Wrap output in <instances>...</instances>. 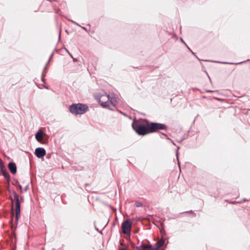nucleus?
Segmentation results:
<instances>
[{
    "label": "nucleus",
    "instance_id": "nucleus-2",
    "mask_svg": "<svg viewBox=\"0 0 250 250\" xmlns=\"http://www.w3.org/2000/svg\"><path fill=\"white\" fill-rule=\"evenodd\" d=\"M70 112L74 115H82L86 113L88 110V106L83 104H75L69 106Z\"/></svg>",
    "mask_w": 250,
    "mask_h": 250
},
{
    "label": "nucleus",
    "instance_id": "nucleus-27",
    "mask_svg": "<svg viewBox=\"0 0 250 250\" xmlns=\"http://www.w3.org/2000/svg\"><path fill=\"white\" fill-rule=\"evenodd\" d=\"M95 228H96V229L98 231H99V232H100V230H99L98 229L96 228V227H95Z\"/></svg>",
    "mask_w": 250,
    "mask_h": 250
},
{
    "label": "nucleus",
    "instance_id": "nucleus-22",
    "mask_svg": "<svg viewBox=\"0 0 250 250\" xmlns=\"http://www.w3.org/2000/svg\"><path fill=\"white\" fill-rule=\"evenodd\" d=\"M14 213H12V217H11V221L13 222V219H14Z\"/></svg>",
    "mask_w": 250,
    "mask_h": 250
},
{
    "label": "nucleus",
    "instance_id": "nucleus-18",
    "mask_svg": "<svg viewBox=\"0 0 250 250\" xmlns=\"http://www.w3.org/2000/svg\"><path fill=\"white\" fill-rule=\"evenodd\" d=\"M179 148V147H178L177 150L176 157H177V161H178V164L179 165V159H178V153H177V151H178V150Z\"/></svg>",
    "mask_w": 250,
    "mask_h": 250
},
{
    "label": "nucleus",
    "instance_id": "nucleus-8",
    "mask_svg": "<svg viewBox=\"0 0 250 250\" xmlns=\"http://www.w3.org/2000/svg\"><path fill=\"white\" fill-rule=\"evenodd\" d=\"M35 154L38 158H41L45 155L46 151L42 147H38L35 149Z\"/></svg>",
    "mask_w": 250,
    "mask_h": 250
},
{
    "label": "nucleus",
    "instance_id": "nucleus-10",
    "mask_svg": "<svg viewBox=\"0 0 250 250\" xmlns=\"http://www.w3.org/2000/svg\"><path fill=\"white\" fill-rule=\"evenodd\" d=\"M8 167L12 174H15L16 173L17 168V166L15 163L12 162H10L8 164Z\"/></svg>",
    "mask_w": 250,
    "mask_h": 250
},
{
    "label": "nucleus",
    "instance_id": "nucleus-4",
    "mask_svg": "<svg viewBox=\"0 0 250 250\" xmlns=\"http://www.w3.org/2000/svg\"><path fill=\"white\" fill-rule=\"evenodd\" d=\"M133 129L139 135L144 136L149 133V127L139 123H133L132 125Z\"/></svg>",
    "mask_w": 250,
    "mask_h": 250
},
{
    "label": "nucleus",
    "instance_id": "nucleus-25",
    "mask_svg": "<svg viewBox=\"0 0 250 250\" xmlns=\"http://www.w3.org/2000/svg\"><path fill=\"white\" fill-rule=\"evenodd\" d=\"M59 40H60V39H61V30H60V32H59Z\"/></svg>",
    "mask_w": 250,
    "mask_h": 250
},
{
    "label": "nucleus",
    "instance_id": "nucleus-3",
    "mask_svg": "<svg viewBox=\"0 0 250 250\" xmlns=\"http://www.w3.org/2000/svg\"><path fill=\"white\" fill-rule=\"evenodd\" d=\"M14 199L15 201V212H16V217H15V222L14 224L12 223L11 225V228L13 229L16 228V226L18 224V221L19 218L21 214V204L19 200V197L18 194L16 192H14L13 193Z\"/></svg>",
    "mask_w": 250,
    "mask_h": 250
},
{
    "label": "nucleus",
    "instance_id": "nucleus-24",
    "mask_svg": "<svg viewBox=\"0 0 250 250\" xmlns=\"http://www.w3.org/2000/svg\"><path fill=\"white\" fill-rule=\"evenodd\" d=\"M120 250H128L126 248H121Z\"/></svg>",
    "mask_w": 250,
    "mask_h": 250
},
{
    "label": "nucleus",
    "instance_id": "nucleus-12",
    "mask_svg": "<svg viewBox=\"0 0 250 250\" xmlns=\"http://www.w3.org/2000/svg\"><path fill=\"white\" fill-rule=\"evenodd\" d=\"M71 22H72L73 23H74V24L79 26V27H81L82 28H83V30H85V31H87V29H86V28H85L84 27H83L82 26H81L79 23H77L76 21H72V20H69Z\"/></svg>",
    "mask_w": 250,
    "mask_h": 250
},
{
    "label": "nucleus",
    "instance_id": "nucleus-16",
    "mask_svg": "<svg viewBox=\"0 0 250 250\" xmlns=\"http://www.w3.org/2000/svg\"><path fill=\"white\" fill-rule=\"evenodd\" d=\"M44 77H45V75H44V72H43L42 74V81L43 82H44Z\"/></svg>",
    "mask_w": 250,
    "mask_h": 250
},
{
    "label": "nucleus",
    "instance_id": "nucleus-13",
    "mask_svg": "<svg viewBox=\"0 0 250 250\" xmlns=\"http://www.w3.org/2000/svg\"><path fill=\"white\" fill-rule=\"evenodd\" d=\"M135 205L137 207H141L143 206L142 203L140 202H136Z\"/></svg>",
    "mask_w": 250,
    "mask_h": 250
},
{
    "label": "nucleus",
    "instance_id": "nucleus-29",
    "mask_svg": "<svg viewBox=\"0 0 250 250\" xmlns=\"http://www.w3.org/2000/svg\"><path fill=\"white\" fill-rule=\"evenodd\" d=\"M208 92H213V91H211V90H208Z\"/></svg>",
    "mask_w": 250,
    "mask_h": 250
},
{
    "label": "nucleus",
    "instance_id": "nucleus-5",
    "mask_svg": "<svg viewBox=\"0 0 250 250\" xmlns=\"http://www.w3.org/2000/svg\"><path fill=\"white\" fill-rule=\"evenodd\" d=\"M144 121L146 123L147 126L149 127V133L156 132L159 130L167 129V126L164 124L153 122L149 123L146 120Z\"/></svg>",
    "mask_w": 250,
    "mask_h": 250
},
{
    "label": "nucleus",
    "instance_id": "nucleus-28",
    "mask_svg": "<svg viewBox=\"0 0 250 250\" xmlns=\"http://www.w3.org/2000/svg\"><path fill=\"white\" fill-rule=\"evenodd\" d=\"M223 63H226V64H227L228 63V62H223ZM229 64H233L232 63H229Z\"/></svg>",
    "mask_w": 250,
    "mask_h": 250
},
{
    "label": "nucleus",
    "instance_id": "nucleus-19",
    "mask_svg": "<svg viewBox=\"0 0 250 250\" xmlns=\"http://www.w3.org/2000/svg\"><path fill=\"white\" fill-rule=\"evenodd\" d=\"M28 188H29V185H26L25 187L24 191H26L27 190V189H28Z\"/></svg>",
    "mask_w": 250,
    "mask_h": 250
},
{
    "label": "nucleus",
    "instance_id": "nucleus-15",
    "mask_svg": "<svg viewBox=\"0 0 250 250\" xmlns=\"http://www.w3.org/2000/svg\"><path fill=\"white\" fill-rule=\"evenodd\" d=\"M53 53H52L51 54V55H50V57H49V60H48V62H47L46 65H47L49 63V62H50V61L51 59H52V58L53 57Z\"/></svg>",
    "mask_w": 250,
    "mask_h": 250
},
{
    "label": "nucleus",
    "instance_id": "nucleus-14",
    "mask_svg": "<svg viewBox=\"0 0 250 250\" xmlns=\"http://www.w3.org/2000/svg\"><path fill=\"white\" fill-rule=\"evenodd\" d=\"M181 42L188 47V48L191 51V52L194 55V53L190 50V49L188 46L187 44L185 42L183 41V40L181 38Z\"/></svg>",
    "mask_w": 250,
    "mask_h": 250
},
{
    "label": "nucleus",
    "instance_id": "nucleus-31",
    "mask_svg": "<svg viewBox=\"0 0 250 250\" xmlns=\"http://www.w3.org/2000/svg\"><path fill=\"white\" fill-rule=\"evenodd\" d=\"M171 142L172 143V144H173V145H175L174 143L173 142H172V141H171Z\"/></svg>",
    "mask_w": 250,
    "mask_h": 250
},
{
    "label": "nucleus",
    "instance_id": "nucleus-1",
    "mask_svg": "<svg viewBox=\"0 0 250 250\" xmlns=\"http://www.w3.org/2000/svg\"><path fill=\"white\" fill-rule=\"evenodd\" d=\"M96 98L104 108H107L110 110H113L118 102L117 98L114 95H110L105 93H99L96 94Z\"/></svg>",
    "mask_w": 250,
    "mask_h": 250
},
{
    "label": "nucleus",
    "instance_id": "nucleus-23",
    "mask_svg": "<svg viewBox=\"0 0 250 250\" xmlns=\"http://www.w3.org/2000/svg\"><path fill=\"white\" fill-rule=\"evenodd\" d=\"M43 86L45 88L47 89H49V86L46 85H43Z\"/></svg>",
    "mask_w": 250,
    "mask_h": 250
},
{
    "label": "nucleus",
    "instance_id": "nucleus-6",
    "mask_svg": "<svg viewBox=\"0 0 250 250\" xmlns=\"http://www.w3.org/2000/svg\"><path fill=\"white\" fill-rule=\"evenodd\" d=\"M164 244V240L161 239L156 242L154 246L142 244L141 246L137 247V250H157L163 246Z\"/></svg>",
    "mask_w": 250,
    "mask_h": 250
},
{
    "label": "nucleus",
    "instance_id": "nucleus-32",
    "mask_svg": "<svg viewBox=\"0 0 250 250\" xmlns=\"http://www.w3.org/2000/svg\"><path fill=\"white\" fill-rule=\"evenodd\" d=\"M12 204H13V200H12Z\"/></svg>",
    "mask_w": 250,
    "mask_h": 250
},
{
    "label": "nucleus",
    "instance_id": "nucleus-21",
    "mask_svg": "<svg viewBox=\"0 0 250 250\" xmlns=\"http://www.w3.org/2000/svg\"><path fill=\"white\" fill-rule=\"evenodd\" d=\"M0 165H1V166H2V165H3V162L0 158Z\"/></svg>",
    "mask_w": 250,
    "mask_h": 250
},
{
    "label": "nucleus",
    "instance_id": "nucleus-11",
    "mask_svg": "<svg viewBox=\"0 0 250 250\" xmlns=\"http://www.w3.org/2000/svg\"><path fill=\"white\" fill-rule=\"evenodd\" d=\"M43 132L42 130L40 129L35 134V138L38 142L41 143L43 139Z\"/></svg>",
    "mask_w": 250,
    "mask_h": 250
},
{
    "label": "nucleus",
    "instance_id": "nucleus-17",
    "mask_svg": "<svg viewBox=\"0 0 250 250\" xmlns=\"http://www.w3.org/2000/svg\"><path fill=\"white\" fill-rule=\"evenodd\" d=\"M161 134L163 136H164L166 139H167L168 140H170V139L167 137V136L165 133H162Z\"/></svg>",
    "mask_w": 250,
    "mask_h": 250
},
{
    "label": "nucleus",
    "instance_id": "nucleus-9",
    "mask_svg": "<svg viewBox=\"0 0 250 250\" xmlns=\"http://www.w3.org/2000/svg\"><path fill=\"white\" fill-rule=\"evenodd\" d=\"M0 170L2 175L6 179L7 183L9 184L10 176L3 165L0 167Z\"/></svg>",
    "mask_w": 250,
    "mask_h": 250
},
{
    "label": "nucleus",
    "instance_id": "nucleus-20",
    "mask_svg": "<svg viewBox=\"0 0 250 250\" xmlns=\"http://www.w3.org/2000/svg\"><path fill=\"white\" fill-rule=\"evenodd\" d=\"M19 188H20V189H21V192H22V187H21V185H19Z\"/></svg>",
    "mask_w": 250,
    "mask_h": 250
},
{
    "label": "nucleus",
    "instance_id": "nucleus-26",
    "mask_svg": "<svg viewBox=\"0 0 250 250\" xmlns=\"http://www.w3.org/2000/svg\"><path fill=\"white\" fill-rule=\"evenodd\" d=\"M242 63H243V62H238V63H235V64H241Z\"/></svg>",
    "mask_w": 250,
    "mask_h": 250
},
{
    "label": "nucleus",
    "instance_id": "nucleus-7",
    "mask_svg": "<svg viewBox=\"0 0 250 250\" xmlns=\"http://www.w3.org/2000/svg\"><path fill=\"white\" fill-rule=\"evenodd\" d=\"M131 228V224L128 220L124 222L122 225V231L125 234L130 232Z\"/></svg>",
    "mask_w": 250,
    "mask_h": 250
},
{
    "label": "nucleus",
    "instance_id": "nucleus-30",
    "mask_svg": "<svg viewBox=\"0 0 250 250\" xmlns=\"http://www.w3.org/2000/svg\"><path fill=\"white\" fill-rule=\"evenodd\" d=\"M46 66L44 68V70H43V71L45 70V69H46Z\"/></svg>",
    "mask_w": 250,
    "mask_h": 250
}]
</instances>
